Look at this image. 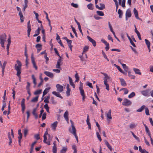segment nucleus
Segmentation results:
<instances>
[{"instance_id": "nucleus-1", "label": "nucleus", "mask_w": 153, "mask_h": 153, "mask_svg": "<svg viewBox=\"0 0 153 153\" xmlns=\"http://www.w3.org/2000/svg\"><path fill=\"white\" fill-rule=\"evenodd\" d=\"M70 121L71 123V127H72V130H71V128H69V131L70 133L72 134L74 136L76 139L77 142H78V137L76 135V130L75 127L74 125V123L71 120H70Z\"/></svg>"}, {"instance_id": "nucleus-2", "label": "nucleus", "mask_w": 153, "mask_h": 153, "mask_svg": "<svg viewBox=\"0 0 153 153\" xmlns=\"http://www.w3.org/2000/svg\"><path fill=\"white\" fill-rule=\"evenodd\" d=\"M17 64L15 65V69L17 71L16 75H19L21 74V69L22 64L20 61L19 60L16 61Z\"/></svg>"}, {"instance_id": "nucleus-3", "label": "nucleus", "mask_w": 153, "mask_h": 153, "mask_svg": "<svg viewBox=\"0 0 153 153\" xmlns=\"http://www.w3.org/2000/svg\"><path fill=\"white\" fill-rule=\"evenodd\" d=\"M6 36L5 34H2L0 36V44L2 47H4V42L6 39Z\"/></svg>"}, {"instance_id": "nucleus-4", "label": "nucleus", "mask_w": 153, "mask_h": 153, "mask_svg": "<svg viewBox=\"0 0 153 153\" xmlns=\"http://www.w3.org/2000/svg\"><path fill=\"white\" fill-rule=\"evenodd\" d=\"M131 102L129 100L125 99L123 100L122 102V104L125 106H128L131 105Z\"/></svg>"}, {"instance_id": "nucleus-5", "label": "nucleus", "mask_w": 153, "mask_h": 153, "mask_svg": "<svg viewBox=\"0 0 153 153\" xmlns=\"http://www.w3.org/2000/svg\"><path fill=\"white\" fill-rule=\"evenodd\" d=\"M31 59L32 63L33 65V67L36 70H37L38 68L36 65V64L35 61V59L33 56V53H32L31 56Z\"/></svg>"}, {"instance_id": "nucleus-6", "label": "nucleus", "mask_w": 153, "mask_h": 153, "mask_svg": "<svg viewBox=\"0 0 153 153\" xmlns=\"http://www.w3.org/2000/svg\"><path fill=\"white\" fill-rule=\"evenodd\" d=\"M25 99L24 98H23L22 99L21 102L22 110L23 113H24L25 110Z\"/></svg>"}, {"instance_id": "nucleus-7", "label": "nucleus", "mask_w": 153, "mask_h": 153, "mask_svg": "<svg viewBox=\"0 0 153 153\" xmlns=\"http://www.w3.org/2000/svg\"><path fill=\"white\" fill-rule=\"evenodd\" d=\"M27 32L28 37H29L30 34V32L31 31V25L30 23V21H29L27 23Z\"/></svg>"}, {"instance_id": "nucleus-8", "label": "nucleus", "mask_w": 153, "mask_h": 153, "mask_svg": "<svg viewBox=\"0 0 153 153\" xmlns=\"http://www.w3.org/2000/svg\"><path fill=\"white\" fill-rule=\"evenodd\" d=\"M57 88V91L59 92H62L63 90V87L62 86L60 85L59 84H57L56 86Z\"/></svg>"}, {"instance_id": "nucleus-9", "label": "nucleus", "mask_w": 153, "mask_h": 153, "mask_svg": "<svg viewBox=\"0 0 153 153\" xmlns=\"http://www.w3.org/2000/svg\"><path fill=\"white\" fill-rule=\"evenodd\" d=\"M131 14L130 10L128 9L126 12V20H127L128 18L131 17Z\"/></svg>"}, {"instance_id": "nucleus-10", "label": "nucleus", "mask_w": 153, "mask_h": 153, "mask_svg": "<svg viewBox=\"0 0 153 153\" xmlns=\"http://www.w3.org/2000/svg\"><path fill=\"white\" fill-rule=\"evenodd\" d=\"M100 7H99L98 5H96V8L100 10H102L105 8V5L103 4L100 3Z\"/></svg>"}, {"instance_id": "nucleus-11", "label": "nucleus", "mask_w": 153, "mask_h": 153, "mask_svg": "<svg viewBox=\"0 0 153 153\" xmlns=\"http://www.w3.org/2000/svg\"><path fill=\"white\" fill-rule=\"evenodd\" d=\"M48 141H47V140H46V142L44 143L47 144L48 145H51L50 143L52 141V137L51 136L50 134H48Z\"/></svg>"}, {"instance_id": "nucleus-12", "label": "nucleus", "mask_w": 153, "mask_h": 153, "mask_svg": "<svg viewBox=\"0 0 153 153\" xmlns=\"http://www.w3.org/2000/svg\"><path fill=\"white\" fill-rule=\"evenodd\" d=\"M111 109H110L108 111V113H105V114H106V116L107 117V119L108 120V119H112V117L111 115Z\"/></svg>"}, {"instance_id": "nucleus-13", "label": "nucleus", "mask_w": 153, "mask_h": 153, "mask_svg": "<svg viewBox=\"0 0 153 153\" xmlns=\"http://www.w3.org/2000/svg\"><path fill=\"white\" fill-rule=\"evenodd\" d=\"M44 73L47 76L51 78L53 77V73L48 71H45Z\"/></svg>"}, {"instance_id": "nucleus-14", "label": "nucleus", "mask_w": 153, "mask_h": 153, "mask_svg": "<svg viewBox=\"0 0 153 153\" xmlns=\"http://www.w3.org/2000/svg\"><path fill=\"white\" fill-rule=\"evenodd\" d=\"M80 91V93L81 96H82V100L83 101H85V94L83 88L79 89Z\"/></svg>"}, {"instance_id": "nucleus-15", "label": "nucleus", "mask_w": 153, "mask_h": 153, "mask_svg": "<svg viewBox=\"0 0 153 153\" xmlns=\"http://www.w3.org/2000/svg\"><path fill=\"white\" fill-rule=\"evenodd\" d=\"M58 122L55 121L51 124V127L53 130L55 131L58 124Z\"/></svg>"}, {"instance_id": "nucleus-16", "label": "nucleus", "mask_w": 153, "mask_h": 153, "mask_svg": "<svg viewBox=\"0 0 153 153\" xmlns=\"http://www.w3.org/2000/svg\"><path fill=\"white\" fill-rule=\"evenodd\" d=\"M87 38L89 41L92 43L93 46L94 47H95L96 45L95 41L89 36H88Z\"/></svg>"}, {"instance_id": "nucleus-17", "label": "nucleus", "mask_w": 153, "mask_h": 153, "mask_svg": "<svg viewBox=\"0 0 153 153\" xmlns=\"http://www.w3.org/2000/svg\"><path fill=\"white\" fill-rule=\"evenodd\" d=\"M143 125L145 127V130H146V133H147L148 134L149 137H151V134L150 133L149 128L146 126V124H143Z\"/></svg>"}, {"instance_id": "nucleus-18", "label": "nucleus", "mask_w": 153, "mask_h": 153, "mask_svg": "<svg viewBox=\"0 0 153 153\" xmlns=\"http://www.w3.org/2000/svg\"><path fill=\"white\" fill-rule=\"evenodd\" d=\"M69 87L70 86L68 84L66 87V89L67 90L66 91V94L67 97H68L70 95V92L71 91V89L69 88Z\"/></svg>"}, {"instance_id": "nucleus-19", "label": "nucleus", "mask_w": 153, "mask_h": 153, "mask_svg": "<svg viewBox=\"0 0 153 153\" xmlns=\"http://www.w3.org/2000/svg\"><path fill=\"white\" fill-rule=\"evenodd\" d=\"M102 74L105 76V77L104 78V82H105V81H106V82H108V79L110 80L111 79V78L110 77L108 76L107 74L104 73H103Z\"/></svg>"}, {"instance_id": "nucleus-20", "label": "nucleus", "mask_w": 153, "mask_h": 153, "mask_svg": "<svg viewBox=\"0 0 153 153\" xmlns=\"http://www.w3.org/2000/svg\"><path fill=\"white\" fill-rule=\"evenodd\" d=\"M68 111H66L65 112L64 114V117L65 119L66 120L67 122H68L69 120L68 119Z\"/></svg>"}, {"instance_id": "nucleus-21", "label": "nucleus", "mask_w": 153, "mask_h": 153, "mask_svg": "<svg viewBox=\"0 0 153 153\" xmlns=\"http://www.w3.org/2000/svg\"><path fill=\"white\" fill-rule=\"evenodd\" d=\"M104 142L108 149H109L111 151H112L113 150V149L109 144L107 140H105Z\"/></svg>"}, {"instance_id": "nucleus-22", "label": "nucleus", "mask_w": 153, "mask_h": 153, "mask_svg": "<svg viewBox=\"0 0 153 153\" xmlns=\"http://www.w3.org/2000/svg\"><path fill=\"white\" fill-rule=\"evenodd\" d=\"M134 13L135 18L137 19H140L138 17V12L135 8L134 9Z\"/></svg>"}, {"instance_id": "nucleus-23", "label": "nucleus", "mask_w": 153, "mask_h": 153, "mask_svg": "<svg viewBox=\"0 0 153 153\" xmlns=\"http://www.w3.org/2000/svg\"><path fill=\"white\" fill-rule=\"evenodd\" d=\"M43 12L45 13V15H46V19L48 20V21L49 22L48 24H49V25L50 27V28H51L52 27V26L51 24V21H50V20L48 18V14L44 10L43 11Z\"/></svg>"}, {"instance_id": "nucleus-24", "label": "nucleus", "mask_w": 153, "mask_h": 153, "mask_svg": "<svg viewBox=\"0 0 153 153\" xmlns=\"http://www.w3.org/2000/svg\"><path fill=\"white\" fill-rule=\"evenodd\" d=\"M121 82V85L123 86H126V83L124 79L123 78H119Z\"/></svg>"}, {"instance_id": "nucleus-25", "label": "nucleus", "mask_w": 153, "mask_h": 153, "mask_svg": "<svg viewBox=\"0 0 153 153\" xmlns=\"http://www.w3.org/2000/svg\"><path fill=\"white\" fill-rule=\"evenodd\" d=\"M51 89L50 87H48L46 88L43 92V94L42 97H43L45 95L47 94L48 93L49 91V90Z\"/></svg>"}, {"instance_id": "nucleus-26", "label": "nucleus", "mask_w": 153, "mask_h": 153, "mask_svg": "<svg viewBox=\"0 0 153 153\" xmlns=\"http://www.w3.org/2000/svg\"><path fill=\"white\" fill-rule=\"evenodd\" d=\"M149 90H148L145 91H141V94L145 96H147L149 93Z\"/></svg>"}, {"instance_id": "nucleus-27", "label": "nucleus", "mask_w": 153, "mask_h": 153, "mask_svg": "<svg viewBox=\"0 0 153 153\" xmlns=\"http://www.w3.org/2000/svg\"><path fill=\"white\" fill-rule=\"evenodd\" d=\"M68 78L69 79V83L70 85H71L74 88H75V85L74 83V82H73L72 79L70 76H69Z\"/></svg>"}, {"instance_id": "nucleus-28", "label": "nucleus", "mask_w": 153, "mask_h": 153, "mask_svg": "<svg viewBox=\"0 0 153 153\" xmlns=\"http://www.w3.org/2000/svg\"><path fill=\"white\" fill-rule=\"evenodd\" d=\"M146 107L145 105H143L140 108L137 110V111L138 112H141L144 109H145Z\"/></svg>"}, {"instance_id": "nucleus-29", "label": "nucleus", "mask_w": 153, "mask_h": 153, "mask_svg": "<svg viewBox=\"0 0 153 153\" xmlns=\"http://www.w3.org/2000/svg\"><path fill=\"white\" fill-rule=\"evenodd\" d=\"M33 80V82L34 84V85L33 86L34 88H35L36 85V79L35 78L34 75H32L31 76Z\"/></svg>"}, {"instance_id": "nucleus-30", "label": "nucleus", "mask_w": 153, "mask_h": 153, "mask_svg": "<svg viewBox=\"0 0 153 153\" xmlns=\"http://www.w3.org/2000/svg\"><path fill=\"white\" fill-rule=\"evenodd\" d=\"M133 70L136 74L139 75H141V73L140 72V71L139 69L137 68H134Z\"/></svg>"}, {"instance_id": "nucleus-31", "label": "nucleus", "mask_w": 153, "mask_h": 153, "mask_svg": "<svg viewBox=\"0 0 153 153\" xmlns=\"http://www.w3.org/2000/svg\"><path fill=\"white\" fill-rule=\"evenodd\" d=\"M52 94L56 96L57 97H60L61 99H62L63 98L60 95V94H59V93H58L55 91H53L52 92Z\"/></svg>"}, {"instance_id": "nucleus-32", "label": "nucleus", "mask_w": 153, "mask_h": 153, "mask_svg": "<svg viewBox=\"0 0 153 153\" xmlns=\"http://www.w3.org/2000/svg\"><path fill=\"white\" fill-rule=\"evenodd\" d=\"M48 134H49L48 132H47V131H46L45 132L44 135V136H43V137H44V140H43V142H46V140H47V135L48 136Z\"/></svg>"}, {"instance_id": "nucleus-33", "label": "nucleus", "mask_w": 153, "mask_h": 153, "mask_svg": "<svg viewBox=\"0 0 153 153\" xmlns=\"http://www.w3.org/2000/svg\"><path fill=\"white\" fill-rule=\"evenodd\" d=\"M36 108H34L33 110L32 114L35 117V118L37 119L38 118V116L36 112Z\"/></svg>"}, {"instance_id": "nucleus-34", "label": "nucleus", "mask_w": 153, "mask_h": 153, "mask_svg": "<svg viewBox=\"0 0 153 153\" xmlns=\"http://www.w3.org/2000/svg\"><path fill=\"white\" fill-rule=\"evenodd\" d=\"M101 41L104 43L106 45L105 48H109V44L104 39H101Z\"/></svg>"}, {"instance_id": "nucleus-35", "label": "nucleus", "mask_w": 153, "mask_h": 153, "mask_svg": "<svg viewBox=\"0 0 153 153\" xmlns=\"http://www.w3.org/2000/svg\"><path fill=\"white\" fill-rule=\"evenodd\" d=\"M139 150L140 152L141 153H147V152H148L146 150L142 149L141 147L140 146L139 147Z\"/></svg>"}, {"instance_id": "nucleus-36", "label": "nucleus", "mask_w": 153, "mask_h": 153, "mask_svg": "<svg viewBox=\"0 0 153 153\" xmlns=\"http://www.w3.org/2000/svg\"><path fill=\"white\" fill-rule=\"evenodd\" d=\"M44 108L46 109V111L48 113H50L49 112V107L48 106V105L46 103L44 105Z\"/></svg>"}, {"instance_id": "nucleus-37", "label": "nucleus", "mask_w": 153, "mask_h": 153, "mask_svg": "<svg viewBox=\"0 0 153 153\" xmlns=\"http://www.w3.org/2000/svg\"><path fill=\"white\" fill-rule=\"evenodd\" d=\"M118 13L119 14V17L120 18H121L122 17L123 12L120 9H119L118 10Z\"/></svg>"}, {"instance_id": "nucleus-38", "label": "nucleus", "mask_w": 153, "mask_h": 153, "mask_svg": "<svg viewBox=\"0 0 153 153\" xmlns=\"http://www.w3.org/2000/svg\"><path fill=\"white\" fill-rule=\"evenodd\" d=\"M67 150V148L66 147H63L61 150L60 153H65Z\"/></svg>"}, {"instance_id": "nucleus-39", "label": "nucleus", "mask_w": 153, "mask_h": 153, "mask_svg": "<svg viewBox=\"0 0 153 153\" xmlns=\"http://www.w3.org/2000/svg\"><path fill=\"white\" fill-rule=\"evenodd\" d=\"M145 41L146 43L147 46L148 48H150V42L147 39H145Z\"/></svg>"}, {"instance_id": "nucleus-40", "label": "nucleus", "mask_w": 153, "mask_h": 153, "mask_svg": "<svg viewBox=\"0 0 153 153\" xmlns=\"http://www.w3.org/2000/svg\"><path fill=\"white\" fill-rule=\"evenodd\" d=\"M88 48H84L82 53V56H84L85 54L86 58H87V56L85 53L88 51Z\"/></svg>"}, {"instance_id": "nucleus-41", "label": "nucleus", "mask_w": 153, "mask_h": 153, "mask_svg": "<svg viewBox=\"0 0 153 153\" xmlns=\"http://www.w3.org/2000/svg\"><path fill=\"white\" fill-rule=\"evenodd\" d=\"M88 8L90 10H92L93 9V5L92 4L90 3L88 4L87 6Z\"/></svg>"}, {"instance_id": "nucleus-42", "label": "nucleus", "mask_w": 153, "mask_h": 153, "mask_svg": "<svg viewBox=\"0 0 153 153\" xmlns=\"http://www.w3.org/2000/svg\"><path fill=\"white\" fill-rule=\"evenodd\" d=\"M97 13L98 15L101 16H103L104 15V13L103 12L101 11H97Z\"/></svg>"}, {"instance_id": "nucleus-43", "label": "nucleus", "mask_w": 153, "mask_h": 153, "mask_svg": "<svg viewBox=\"0 0 153 153\" xmlns=\"http://www.w3.org/2000/svg\"><path fill=\"white\" fill-rule=\"evenodd\" d=\"M42 89H39L38 90H37L34 93V94L35 95H37L39 94H40L42 92Z\"/></svg>"}, {"instance_id": "nucleus-44", "label": "nucleus", "mask_w": 153, "mask_h": 153, "mask_svg": "<svg viewBox=\"0 0 153 153\" xmlns=\"http://www.w3.org/2000/svg\"><path fill=\"white\" fill-rule=\"evenodd\" d=\"M67 42L68 45V46L69 48H72V46L71 45V44L72 43V41L71 40L68 39V41H67Z\"/></svg>"}, {"instance_id": "nucleus-45", "label": "nucleus", "mask_w": 153, "mask_h": 153, "mask_svg": "<svg viewBox=\"0 0 153 153\" xmlns=\"http://www.w3.org/2000/svg\"><path fill=\"white\" fill-rule=\"evenodd\" d=\"M108 24L109 27L111 31L112 32L113 34L114 33V32L113 30L112 27L110 22H108Z\"/></svg>"}, {"instance_id": "nucleus-46", "label": "nucleus", "mask_w": 153, "mask_h": 153, "mask_svg": "<svg viewBox=\"0 0 153 153\" xmlns=\"http://www.w3.org/2000/svg\"><path fill=\"white\" fill-rule=\"evenodd\" d=\"M75 77L76 78V80H75V82H78L79 80V78L77 73H76L75 75Z\"/></svg>"}, {"instance_id": "nucleus-47", "label": "nucleus", "mask_w": 153, "mask_h": 153, "mask_svg": "<svg viewBox=\"0 0 153 153\" xmlns=\"http://www.w3.org/2000/svg\"><path fill=\"white\" fill-rule=\"evenodd\" d=\"M37 141H36L32 143L31 145V148L30 149L31 151H33L34 146L37 143Z\"/></svg>"}, {"instance_id": "nucleus-48", "label": "nucleus", "mask_w": 153, "mask_h": 153, "mask_svg": "<svg viewBox=\"0 0 153 153\" xmlns=\"http://www.w3.org/2000/svg\"><path fill=\"white\" fill-rule=\"evenodd\" d=\"M39 96H36L32 99L31 100L32 102H36L38 101Z\"/></svg>"}, {"instance_id": "nucleus-49", "label": "nucleus", "mask_w": 153, "mask_h": 153, "mask_svg": "<svg viewBox=\"0 0 153 153\" xmlns=\"http://www.w3.org/2000/svg\"><path fill=\"white\" fill-rule=\"evenodd\" d=\"M104 82L105 85L106 86V89L108 91L109 90V86L107 82H106V81H105V82Z\"/></svg>"}, {"instance_id": "nucleus-50", "label": "nucleus", "mask_w": 153, "mask_h": 153, "mask_svg": "<svg viewBox=\"0 0 153 153\" xmlns=\"http://www.w3.org/2000/svg\"><path fill=\"white\" fill-rule=\"evenodd\" d=\"M8 44L7 45V48H9L10 45L11 43V39L9 37L7 40Z\"/></svg>"}, {"instance_id": "nucleus-51", "label": "nucleus", "mask_w": 153, "mask_h": 153, "mask_svg": "<svg viewBox=\"0 0 153 153\" xmlns=\"http://www.w3.org/2000/svg\"><path fill=\"white\" fill-rule=\"evenodd\" d=\"M128 76L131 78V79H134L135 78V76L134 75H131V72L130 71L128 72Z\"/></svg>"}, {"instance_id": "nucleus-52", "label": "nucleus", "mask_w": 153, "mask_h": 153, "mask_svg": "<svg viewBox=\"0 0 153 153\" xmlns=\"http://www.w3.org/2000/svg\"><path fill=\"white\" fill-rule=\"evenodd\" d=\"M7 63V62L6 61H4L3 64L2 65L1 67L2 69V70H4L6 66V64Z\"/></svg>"}, {"instance_id": "nucleus-53", "label": "nucleus", "mask_w": 153, "mask_h": 153, "mask_svg": "<svg viewBox=\"0 0 153 153\" xmlns=\"http://www.w3.org/2000/svg\"><path fill=\"white\" fill-rule=\"evenodd\" d=\"M71 27L72 29V31H73V32H74V33L75 34V36L76 37H77V34L76 31V30H75V28L74 27H73L72 25H71Z\"/></svg>"}, {"instance_id": "nucleus-54", "label": "nucleus", "mask_w": 153, "mask_h": 153, "mask_svg": "<svg viewBox=\"0 0 153 153\" xmlns=\"http://www.w3.org/2000/svg\"><path fill=\"white\" fill-rule=\"evenodd\" d=\"M52 151L53 153H56L57 148L56 145L53 146V147Z\"/></svg>"}, {"instance_id": "nucleus-55", "label": "nucleus", "mask_w": 153, "mask_h": 153, "mask_svg": "<svg viewBox=\"0 0 153 153\" xmlns=\"http://www.w3.org/2000/svg\"><path fill=\"white\" fill-rule=\"evenodd\" d=\"M50 98V96H48L44 100V102H45L48 103L49 102V100Z\"/></svg>"}, {"instance_id": "nucleus-56", "label": "nucleus", "mask_w": 153, "mask_h": 153, "mask_svg": "<svg viewBox=\"0 0 153 153\" xmlns=\"http://www.w3.org/2000/svg\"><path fill=\"white\" fill-rule=\"evenodd\" d=\"M27 85L26 86V88L27 90H30V83H29V82H27Z\"/></svg>"}, {"instance_id": "nucleus-57", "label": "nucleus", "mask_w": 153, "mask_h": 153, "mask_svg": "<svg viewBox=\"0 0 153 153\" xmlns=\"http://www.w3.org/2000/svg\"><path fill=\"white\" fill-rule=\"evenodd\" d=\"M135 95V93L134 92H132L128 95V97L129 98H131L134 97Z\"/></svg>"}, {"instance_id": "nucleus-58", "label": "nucleus", "mask_w": 153, "mask_h": 153, "mask_svg": "<svg viewBox=\"0 0 153 153\" xmlns=\"http://www.w3.org/2000/svg\"><path fill=\"white\" fill-rule=\"evenodd\" d=\"M145 113L147 115H150L149 113V110L147 107H146V108L145 109Z\"/></svg>"}, {"instance_id": "nucleus-59", "label": "nucleus", "mask_w": 153, "mask_h": 153, "mask_svg": "<svg viewBox=\"0 0 153 153\" xmlns=\"http://www.w3.org/2000/svg\"><path fill=\"white\" fill-rule=\"evenodd\" d=\"M96 134L97 137L99 140L101 142L102 141V140L99 133L98 132H96Z\"/></svg>"}, {"instance_id": "nucleus-60", "label": "nucleus", "mask_w": 153, "mask_h": 153, "mask_svg": "<svg viewBox=\"0 0 153 153\" xmlns=\"http://www.w3.org/2000/svg\"><path fill=\"white\" fill-rule=\"evenodd\" d=\"M102 55H103V56L104 58L105 59H106L108 61L109 59L107 58L106 55H105V53L103 51H102Z\"/></svg>"}, {"instance_id": "nucleus-61", "label": "nucleus", "mask_w": 153, "mask_h": 153, "mask_svg": "<svg viewBox=\"0 0 153 153\" xmlns=\"http://www.w3.org/2000/svg\"><path fill=\"white\" fill-rule=\"evenodd\" d=\"M61 65V64L59 63V62H57V64L56 66V68L57 69L61 68L60 66Z\"/></svg>"}, {"instance_id": "nucleus-62", "label": "nucleus", "mask_w": 153, "mask_h": 153, "mask_svg": "<svg viewBox=\"0 0 153 153\" xmlns=\"http://www.w3.org/2000/svg\"><path fill=\"white\" fill-rule=\"evenodd\" d=\"M136 125L134 123H131L129 125V128H133L136 126Z\"/></svg>"}, {"instance_id": "nucleus-63", "label": "nucleus", "mask_w": 153, "mask_h": 153, "mask_svg": "<svg viewBox=\"0 0 153 153\" xmlns=\"http://www.w3.org/2000/svg\"><path fill=\"white\" fill-rule=\"evenodd\" d=\"M40 28H39V27H38V28L35 31V33H36L37 34L39 35L40 33Z\"/></svg>"}, {"instance_id": "nucleus-64", "label": "nucleus", "mask_w": 153, "mask_h": 153, "mask_svg": "<svg viewBox=\"0 0 153 153\" xmlns=\"http://www.w3.org/2000/svg\"><path fill=\"white\" fill-rule=\"evenodd\" d=\"M133 51L134 52L135 54H137L138 53V51L136 49V48H131Z\"/></svg>"}]
</instances>
